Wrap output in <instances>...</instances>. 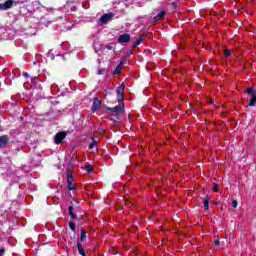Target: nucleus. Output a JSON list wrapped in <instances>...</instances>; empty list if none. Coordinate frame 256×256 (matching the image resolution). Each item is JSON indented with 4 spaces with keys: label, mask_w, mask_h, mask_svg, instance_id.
Masks as SVG:
<instances>
[{
    "label": "nucleus",
    "mask_w": 256,
    "mask_h": 256,
    "mask_svg": "<svg viewBox=\"0 0 256 256\" xmlns=\"http://www.w3.org/2000/svg\"><path fill=\"white\" fill-rule=\"evenodd\" d=\"M106 110L111 113L112 117L119 119V115H123V113H125V102H118V106L112 108L107 107Z\"/></svg>",
    "instance_id": "1"
},
{
    "label": "nucleus",
    "mask_w": 256,
    "mask_h": 256,
    "mask_svg": "<svg viewBox=\"0 0 256 256\" xmlns=\"http://www.w3.org/2000/svg\"><path fill=\"white\" fill-rule=\"evenodd\" d=\"M117 101L118 103H125V85L121 84L117 90Z\"/></svg>",
    "instance_id": "2"
},
{
    "label": "nucleus",
    "mask_w": 256,
    "mask_h": 256,
    "mask_svg": "<svg viewBox=\"0 0 256 256\" xmlns=\"http://www.w3.org/2000/svg\"><path fill=\"white\" fill-rule=\"evenodd\" d=\"M247 93L248 95H251L252 97L250 98L249 102H248V106L249 107H255V103H256V90L253 87H249L247 88Z\"/></svg>",
    "instance_id": "3"
},
{
    "label": "nucleus",
    "mask_w": 256,
    "mask_h": 256,
    "mask_svg": "<svg viewBox=\"0 0 256 256\" xmlns=\"http://www.w3.org/2000/svg\"><path fill=\"white\" fill-rule=\"evenodd\" d=\"M15 5L14 0H6L5 3H0V11H9Z\"/></svg>",
    "instance_id": "4"
},
{
    "label": "nucleus",
    "mask_w": 256,
    "mask_h": 256,
    "mask_svg": "<svg viewBox=\"0 0 256 256\" xmlns=\"http://www.w3.org/2000/svg\"><path fill=\"white\" fill-rule=\"evenodd\" d=\"M65 137H67V132H58L55 136H54V143H56V145H60V143L63 142V139H65Z\"/></svg>",
    "instance_id": "5"
},
{
    "label": "nucleus",
    "mask_w": 256,
    "mask_h": 256,
    "mask_svg": "<svg viewBox=\"0 0 256 256\" xmlns=\"http://www.w3.org/2000/svg\"><path fill=\"white\" fill-rule=\"evenodd\" d=\"M102 105H103L102 100H99V98H94L91 111H93V113H96V111H99V109H101Z\"/></svg>",
    "instance_id": "6"
},
{
    "label": "nucleus",
    "mask_w": 256,
    "mask_h": 256,
    "mask_svg": "<svg viewBox=\"0 0 256 256\" xmlns=\"http://www.w3.org/2000/svg\"><path fill=\"white\" fill-rule=\"evenodd\" d=\"M165 15H167V12L165 10H162L157 16L153 18L152 25H157L159 21H161V19L165 17Z\"/></svg>",
    "instance_id": "7"
},
{
    "label": "nucleus",
    "mask_w": 256,
    "mask_h": 256,
    "mask_svg": "<svg viewBox=\"0 0 256 256\" xmlns=\"http://www.w3.org/2000/svg\"><path fill=\"white\" fill-rule=\"evenodd\" d=\"M8 143H9V136L8 135L0 136V149H5L7 147Z\"/></svg>",
    "instance_id": "8"
},
{
    "label": "nucleus",
    "mask_w": 256,
    "mask_h": 256,
    "mask_svg": "<svg viewBox=\"0 0 256 256\" xmlns=\"http://www.w3.org/2000/svg\"><path fill=\"white\" fill-rule=\"evenodd\" d=\"M131 41V35L129 34H122L118 38V43L123 44V43H129Z\"/></svg>",
    "instance_id": "9"
},
{
    "label": "nucleus",
    "mask_w": 256,
    "mask_h": 256,
    "mask_svg": "<svg viewBox=\"0 0 256 256\" xmlns=\"http://www.w3.org/2000/svg\"><path fill=\"white\" fill-rule=\"evenodd\" d=\"M113 16V13L104 14L101 16L100 22L105 24L109 21V19H112Z\"/></svg>",
    "instance_id": "10"
},
{
    "label": "nucleus",
    "mask_w": 256,
    "mask_h": 256,
    "mask_svg": "<svg viewBox=\"0 0 256 256\" xmlns=\"http://www.w3.org/2000/svg\"><path fill=\"white\" fill-rule=\"evenodd\" d=\"M147 37L146 35H140L139 38L133 43L132 49H135V47H138V45H141L143 43V39Z\"/></svg>",
    "instance_id": "11"
},
{
    "label": "nucleus",
    "mask_w": 256,
    "mask_h": 256,
    "mask_svg": "<svg viewBox=\"0 0 256 256\" xmlns=\"http://www.w3.org/2000/svg\"><path fill=\"white\" fill-rule=\"evenodd\" d=\"M77 248L79 255L87 256V254L85 253V248H83V245H81L80 241L77 242Z\"/></svg>",
    "instance_id": "12"
},
{
    "label": "nucleus",
    "mask_w": 256,
    "mask_h": 256,
    "mask_svg": "<svg viewBox=\"0 0 256 256\" xmlns=\"http://www.w3.org/2000/svg\"><path fill=\"white\" fill-rule=\"evenodd\" d=\"M66 179H67V184L73 183V172H71V169H69V168L67 169Z\"/></svg>",
    "instance_id": "13"
},
{
    "label": "nucleus",
    "mask_w": 256,
    "mask_h": 256,
    "mask_svg": "<svg viewBox=\"0 0 256 256\" xmlns=\"http://www.w3.org/2000/svg\"><path fill=\"white\" fill-rule=\"evenodd\" d=\"M211 198H209V196H205L203 198V203H204V210L205 211H209V201H210Z\"/></svg>",
    "instance_id": "14"
},
{
    "label": "nucleus",
    "mask_w": 256,
    "mask_h": 256,
    "mask_svg": "<svg viewBox=\"0 0 256 256\" xmlns=\"http://www.w3.org/2000/svg\"><path fill=\"white\" fill-rule=\"evenodd\" d=\"M68 214L70 215L71 219H77V215L75 214V212H73V206L71 205L68 207Z\"/></svg>",
    "instance_id": "15"
},
{
    "label": "nucleus",
    "mask_w": 256,
    "mask_h": 256,
    "mask_svg": "<svg viewBox=\"0 0 256 256\" xmlns=\"http://www.w3.org/2000/svg\"><path fill=\"white\" fill-rule=\"evenodd\" d=\"M87 239V231L85 229H81L80 231V241L83 243Z\"/></svg>",
    "instance_id": "16"
},
{
    "label": "nucleus",
    "mask_w": 256,
    "mask_h": 256,
    "mask_svg": "<svg viewBox=\"0 0 256 256\" xmlns=\"http://www.w3.org/2000/svg\"><path fill=\"white\" fill-rule=\"evenodd\" d=\"M97 145H99V142L97 140H95V138L92 137V142L89 144L88 149H95V147H97Z\"/></svg>",
    "instance_id": "17"
},
{
    "label": "nucleus",
    "mask_w": 256,
    "mask_h": 256,
    "mask_svg": "<svg viewBox=\"0 0 256 256\" xmlns=\"http://www.w3.org/2000/svg\"><path fill=\"white\" fill-rule=\"evenodd\" d=\"M84 169L86 173H93V165L89 163L84 164Z\"/></svg>",
    "instance_id": "18"
},
{
    "label": "nucleus",
    "mask_w": 256,
    "mask_h": 256,
    "mask_svg": "<svg viewBox=\"0 0 256 256\" xmlns=\"http://www.w3.org/2000/svg\"><path fill=\"white\" fill-rule=\"evenodd\" d=\"M121 69H123V63L121 62L114 70L113 75H119L121 73Z\"/></svg>",
    "instance_id": "19"
},
{
    "label": "nucleus",
    "mask_w": 256,
    "mask_h": 256,
    "mask_svg": "<svg viewBox=\"0 0 256 256\" xmlns=\"http://www.w3.org/2000/svg\"><path fill=\"white\" fill-rule=\"evenodd\" d=\"M67 187L69 191H75V185H73V182L68 183Z\"/></svg>",
    "instance_id": "20"
},
{
    "label": "nucleus",
    "mask_w": 256,
    "mask_h": 256,
    "mask_svg": "<svg viewBox=\"0 0 256 256\" xmlns=\"http://www.w3.org/2000/svg\"><path fill=\"white\" fill-rule=\"evenodd\" d=\"M68 225H69V228L71 229V231L75 232V222L70 221V222L68 223Z\"/></svg>",
    "instance_id": "21"
},
{
    "label": "nucleus",
    "mask_w": 256,
    "mask_h": 256,
    "mask_svg": "<svg viewBox=\"0 0 256 256\" xmlns=\"http://www.w3.org/2000/svg\"><path fill=\"white\" fill-rule=\"evenodd\" d=\"M212 191H214V193H217V191H219V184L215 183L212 188Z\"/></svg>",
    "instance_id": "22"
},
{
    "label": "nucleus",
    "mask_w": 256,
    "mask_h": 256,
    "mask_svg": "<svg viewBox=\"0 0 256 256\" xmlns=\"http://www.w3.org/2000/svg\"><path fill=\"white\" fill-rule=\"evenodd\" d=\"M224 55H225V57H230L231 56V50L225 49L224 50Z\"/></svg>",
    "instance_id": "23"
},
{
    "label": "nucleus",
    "mask_w": 256,
    "mask_h": 256,
    "mask_svg": "<svg viewBox=\"0 0 256 256\" xmlns=\"http://www.w3.org/2000/svg\"><path fill=\"white\" fill-rule=\"evenodd\" d=\"M97 75H105V68L98 69Z\"/></svg>",
    "instance_id": "24"
},
{
    "label": "nucleus",
    "mask_w": 256,
    "mask_h": 256,
    "mask_svg": "<svg viewBox=\"0 0 256 256\" xmlns=\"http://www.w3.org/2000/svg\"><path fill=\"white\" fill-rule=\"evenodd\" d=\"M238 205H239V202H237V200L232 201V207H234V209H237Z\"/></svg>",
    "instance_id": "25"
},
{
    "label": "nucleus",
    "mask_w": 256,
    "mask_h": 256,
    "mask_svg": "<svg viewBox=\"0 0 256 256\" xmlns=\"http://www.w3.org/2000/svg\"><path fill=\"white\" fill-rule=\"evenodd\" d=\"M171 7H173V9H177V2H172Z\"/></svg>",
    "instance_id": "26"
},
{
    "label": "nucleus",
    "mask_w": 256,
    "mask_h": 256,
    "mask_svg": "<svg viewBox=\"0 0 256 256\" xmlns=\"http://www.w3.org/2000/svg\"><path fill=\"white\" fill-rule=\"evenodd\" d=\"M3 255H5V248L0 249V256H3Z\"/></svg>",
    "instance_id": "27"
},
{
    "label": "nucleus",
    "mask_w": 256,
    "mask_h": 256,
    "mask_svg": "<svg viewBox=\"0 0 256 256\" xmlns=\"http://www.w3.org/2000/svg\"><path fill=\"white\" fill-rule=\"evenodd\" d=\"M106 49H107L108 51H112L113 46H111V45H107V46H106Z\"/></svg>",
    "instance_id": "28"
},
{
    "label": "nucleus",
    "mask_w": 256,
    "mask_h": 256,
    "mask_svg": "<svg viewBox=\"0 0 256 256\" xmlns=\"http://www.w3.org/2000/svg\"><path fill=\"white\" fill-rule=\"evenodd\" d=\"M221 204V202L219 201V200H214V205H220Z\"/></svg>",
    "instance_id": "29"
},
{
    "label": "nucleus",
    "mask_w": 256,
    "mask_h": 256,
    "mask_svg": "<svg viewBox=\"0 0 256 256\" xmlns=\"http://www.w3.org/2000/svg\"><path fill=\"white\" fill-rule=\"evenodd\" d=\"M214 245H221V241L215 240V241H214Z\"/></svg>",
    "instance_id": "30"
},
{
    "label": "nucleus",
    "mask_w": 256,
    "mask_h": 256,
    "mask_svg": "<svg viewBox=\"0 0 256 256\" xmlns=\"http://www.w3.org/2000/svg\"><path fill=\"white\" fill-rule=\"evenodd\" d=\"M24 75L27 76V73H25Z\"/></svg>",
    "instance_id": "31"
}]
</instances>
